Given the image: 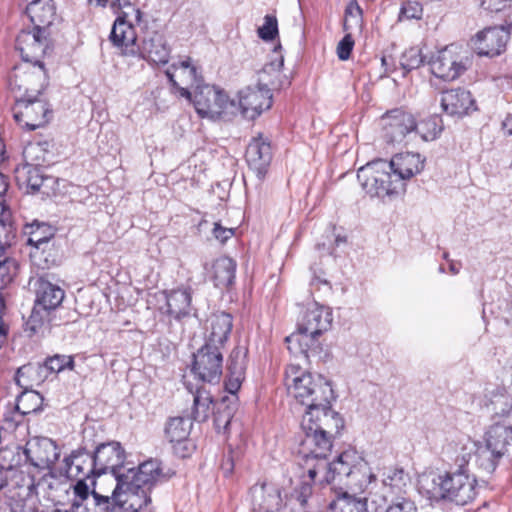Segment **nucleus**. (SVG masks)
<instances>
[{
  "label": "nucleus",
  "mask_w": 512,
  "mask_h": 512,
  "mask_svg": "<svg viewBox=\"0 0 512 512\" xmlns=\"http://www.w3.org/2000/svg\"><path fill=\"white\" fill-rule=\"evenodd\" d=\"M285 385L296 402L306 407L301 421L304 436L298 453L306 458L325 456L331 451L332 438L344 427L339 413L331 409L334 392L330 383L320 375L291 364L285 371Z\"/></svg>",
  "instance_id": "nucleus-1"
},
{
  "label": "nucleus",
  "mask_w": 512,
  "mask_h": 512,
  "mask_svg": "<svg viewBox=\"0 0 512 512\" xmlns=\"http://www.w3.org/2000/svg\"><path fill=\"white\" fill-rule=\"evenodd\" d=\"M26 12L35 25L32 30H22L16 38V50L24 63L42 62L49 48L47 31L44 27L52 22L53 6L40 0L28 4Z\"/></svg>",
  "instance_id": "nucleus-2"
},
{
  "label": "nucleus",
  "mask_w": 512,
  "mask_h": 512,
  "mask_svg": "<svg viewBox=\"0 0 512 512\" xmlns=\"http://www.w3.org/2000/svg\"><path fill=\"white\" fill-rule=\"evenodd\" d=\"M332 312L317 303L309 307L298 324V333L286 337L288 349L307 357V351L318 347L317 338L328 331L332 324Z\"/></svg>",
  "instance_id": "nucleus-3"
},
{
  "label": "nucleus",
  "mask_w": 512,
  "mask_h": 512,
  "mask_svg": "<svg viewBox=\"0 0 512 512\" xmlns=\"http://www.w3.org/2000/svg\"><path fill=\"white\" fill-rule=\"evenodd\" d=\"M35 302L26 330L32 334L45 333L54 320V313L65 297L64 290L56 284L40 277L35 282Z\"/></svg>",
  "instance_id": "nucleus-4"
},
{
  "label": "nucleus",
  "mask_w": 512,
  "mask_h": 512,
  "mask_svg": "<svg viewBox=\"0 0 512 512\" xmlns=\"http://www.w3.org/2000/svg\"><path fill=\"white\" fill-rule=\"evenodd\" d=\"M357 178L362 188L370 197H377L383 201L393 199L403 194L405 184L394 174L386 160H377L361 167Z\"/></svg>",
  "instance_id": "nucleus-5"
},
{
  "label": "nucleus",
  "mask_w": 512,
  "mask_h": 512,
  "mask_svg": "<svg viewBox=\"0 0 512 512\" xmlns=\"http://www.w3.org/2000/svg\"><path fill=\"white\" fill-rule=\"evenodd\" d=\"M471 63L467 51L457 44H450L439 50L429 61L433 75L445 81L459 78Z\"/></svg>",
  "instance_id": "nucleus-6"
},
{
  "label": "nucleus",
  "mask_w": 512,
  "mask_h": 512,
  "mask_svg": "<svg viewBox=\"0 0 512 512\" xmlns=\"http://www.w3.org/2000/svg\"><path fill=\"white\" fill-rule=\"evenodd\" d=\"M196 112L202 118L218 119L225 114L233 113L235 103L228 95L215 86L198 85L193 95Z\"/></svg>",
  "instance_id": "nucleus-7"
},
{
  "label": "nucleus",
  "mask_w": 512,
  "mask_h": 512,
  "mask_svg": "<svg viewBox=\"0 0 512 512\" xmlns=\"http://www.w3.org/2000/svg\"><path fill=\"white\" fill-rule=\"evenodd\" d=\"M52 117L50 104L40 96L23 97L16 104L14 118L29 130L44 126Z\"/></svg>",
  "instance_id": "nucleus-8"
},
{
  "label": "nucleus",
  "mask_w": 512,
  "mask_h": 512,
  "mask_svg": "<svg viewBox=\"0 0 512 512\" xmlns=\"http://www.w3.org/2000/svg\"><path fill=\"white\" fill-rule=\"evenodd\" d=\"M193 358L192 372L199 380L211 384L220 381L223 369L222 349L204 344Z\"/></svg>",
  "instance_id": "nucleus-9"
},
{
  "label": "nucleus",
  "mask_w": 512,
  "mask_h": 512,
  "mask_svg": "<svg viewBox=\"0 0 512 512\" xmlns=\"http://www.w3.org/2000/svg\"><path fill=\"white\" fill-rule=\"evenodd\" d=\"M444 492V499L464 506L476 497V479L461 466L456 471L445 473Z\"/></svg>",
  "instance_id": "nucleus-10"
},
{
  "label": "nucleus",
  "mask_w": 512,
  "mask_h": 512,
  "mask_svg": "<svg viewBox=\"0 0 512 512\" xmlns=\"http://www.w3.org/2000/svg\"><path fill=\"white\" fill-rule=\"evenodd\" d=\"M149 491L132 485H120L116 480L113 488L115 510L119 512H153Z\"/></svg>",
  "instance_id": "nucleus-11"
},
{
  "label": "nucleus",
  "mask_w": 512,
  "mask_h": 512,
  "mask_svg": "<svg viewBox=\"0 0 512 512\" xmlns=\"http://www.w3.org/2000/svg\"><path fill=\"white\" fill-rule=\"evenodd\" d=\"M116 480L121 486L132 485L150 492L154 485L166 480V476L157 460H148L137 468H129L125 473L117 475Z\"/></svg>",
  "instance_id": "nucleus-12"
},
{
  "label": "nucleus",
  "mask_w": 512,
  "mask_h": 512,
  "mask_svg": "<svg viewBox=\"0 0 512 512\" xmlns=\"http://www.w3.org/2000/svg\"><path fill=\"white\" fill-rule=\"evenodd\" d=\"M297 455L302 459L308 462L316 461V466L320 471H325V480L327 483H335L337 485H341L343 481H345L355 469L359 467L353 466L352 462L355 458V454L353 452L345 451L341 453L336 460L327 464L325 462L326 457L330 453V451L323 457H315L309 456V458L304 457L296 451Z\"/></svg>",
  "instance_id": "nucleus-13"
},
{
  "label": "nucleus",
  "mask_w": 512,
  "mask_h": 512,
  "mask_svg": "<svg viewBox=\"0 0 512 512\" xmlns=\"http://www.w3.org/2000/svg\"><path fill=\"white\" fill-rule=\"evenodd\" d=\"M383 137L388 143L401 144L416 129L415 117L402 109H393L382 116Z\"/></svg>",
  "instance_id": "nucleus-14"
},
{
  "label": "nucleus",
  "mask_w": 512,
  "mask_h": 512,
  "mask_svg": "<svg viewBox=\"0 0 512 512\" xmlns=\"http://www.w3.org/2000/svg\"><path fill=\"white\" fill-rule=\"evenodd\" d=\"M23 453L31 465L41 469H51L60 457L59 447L47 437L30 438Z\"/></svg>",
  "instance_id": "nucleus-15"
},
{
  "label": "nucleus",
  "mask_w": 512,
  "mask_h": 512,
  "mask_svg": "<svg viewBox=\"0 0 512 512\" xmlns=\"http://www.w3.org/2000/svg\"><path fill=\"white\" fill-rule=\"evenodd\" d=\"M510 34L503 26L489 27L479 31L470 41L472 49L479 56L495 57L502 54Z\"/></svg>",
  "instance_id": "nucleus-16"
},
{
  "label": "nucleus",
  "mask_w": 512,
  "mask_h": 512,
  "mask_svg": "<svg viewBox=\"0 0 512 512\" xmlns=\"http://www.w3.org/2000/svg\"><path fill=\"white\" fill-rule=\"evenodd\" d=\"M15 74L19 89L24 90V97L41 96L48 86V74L43 62L24 63Z\"/></svg>",
  "instance_id": "nucleus-17"
},
{
  "label": "nucleus",
  "mask_w": 512,
  "mask_h": 512,
  "mask_svg": "<svg viewBox=\"0 0 512 512\" xmlns=\"http://www.w3.org/2000/svg\"><path fill=\"white\" fill-rule=\"evenodd\" d=\"M171 48L165 35L159 31H147L139 45L136 55L151 65H165L169 62Z\"/></svg>",
  "instance_id": "nucleus-18"
},
{
  "label": "nucleus",
  "mask_w": 512,
  "mask_h": 512,
  "mask_svg": "<svg viewBox=\"0 0 512 512\" xmlns=\"http://www.w3.org/2000/svg\"><path fill=\"white\" fill-rule=\"evenodd\" d=\"M192 425V419L184 417L170 418L166 424L165 437L180 458L188 457L194 449V444L189 439Z\"/></svg>",
  "instance_id": "nucleus-19"
},
{
  "label": "nucleus",
  "mask_w": 512,
  "mask_h": 512,
  "mask_svg": "<svg viewBox=\"0 0 512 512\" xmlns=\"http://www.w3.org/2000/svg\"><path fill=\"white\" fill-rule=\"evenodd\" d=\"M97 475L112 473V480L116 483V476L122 474L119 470L125 461V451L116 441L102 443L94 451Z\"/></svg>",
  "instance_id": "nucleus-20"
},
{
  "label": "nucleus",
  "mask_w": 512,
  "mask_h": 512,
  "mask_svg": "<svg viewBox=\"0 0 512 512\" xmlns=\"http://www.w3.org/2000/svg\"><path fill=\"white\" fill-rule=\"evenodd\" d=\"M134 18L129 11H121L116 17L109 35L112 44L123 50L125 55H136L137 34Z\"/></svg>",
  "instance_id": "nucleus-21"
},
{
  "label": "nucleus",
  "mask_w": 512,
  "mask_h": 512,
  "mask_svg": "<svg viewBox=\"0 0 512 512\" xmlns=\"http://www.w3.org/2000/svg\"><path fill=\"white\" fill-rule=\"evenodd\" d=\"M271 106L270 89L259 85V83L256 86H248L239 93V107L243 116L248 119H255Z\"/></svg>",
  "instance_id": "nucleus-22"
},
{
  "label": "nucleus",
  "mask_w": 512,
  "mask_h": 512,
  "mask_svg": "<svg viewBox=\"0 0 512 512\" xmlns=\"http://www.w3.org/2000/svg\"><path fill=\"white\" fill-rule=\"evenodd\" d=\"M249 496L254 510L274 512L278 511L282 505L279 487L270 482L254 484L250 488Z\"/></svg>",
  "instance_id": "nucleus-23"
},
{
  "label": "nucleus",
  "mask_w": 512,
  "mask_h": 512,
  "mask_svg": "<svg viewBox=\"0 0 512 512\" xmlns=\"http://www.w3.org/2000/svg\"><path fill=\"white\" fill-rule=\"evenodd\" d=\"M233 328L232 316L225 312L211 315L206 322L205 345L224 349Z\"/></svg>",
  "instance_id": "nucleus-24"
},
{
  "label": "nucleus",
  "mask_w": 512,
  "mask_h": 512,
  "mask_svg": "<svg viewBox=\"0 0 512 512\" xmlns=\"http://www.w3.org/2000/svg\"><path fill=\"white\" fill-rule=\"evenodd\" d=\"M10 507V512H43L40 509V501L32 492L29 486H23L15 481V486L5 492Z\"/></svg>",
  "instance_id": "nucleus-25"
},
{
  "label": "nucleus",
  "mask_w": 512,
  "mask_h": 512,
  "mask_svg": "<svg viewBox=\"0 0 512 512\" xmlns=\"http://www.w3.org/2000/svg\"><path fill=\"white\" fill-rule=\"evenodd\" d=\"M441 106L449 115L463 116L476 110L472 94L465 89L457 88L443 92Z\"/></svg>",
  "instance_id": "nucleus-26"
},
{
  "label": "nucleus",
  "mask_w": 512,
  "mask_h": 512,
  "mask_svg": "<svg viewBox=\"0 0 512 512\" xmlns=\"http://www.w3.org/2000/svg\"><path fill=\"white\" fill-rule=\"evenodd\" d=\"M281 48L280 44L274 48L275 58L265 64L258 75L259 85L270 89V91L280 89L286 84V79L282 74L284 58L280 53Z\"/></svg>",
  "instance_id": "nucleus-27"
},
{
  "label": "nucleus",
  "mask_w": 512,
  "mask_h": 512,
  "mask_svg": "<svg viewBox=\"0 0 512 512\" xmlns=\"http://www.w3.org/2000/svg\"><path fill=\"white\" fill-rule=\"evenodd\" d=\"M67 474L75 478H90L97 475L94 454L86 449H78L65 458Z\"/></svg>",
  "instance_id": "nucleus-28"
},
{
  "label": "nucleus",
  "mask_w": 512,
  "mask_h": 512,
  "mask_svg": "<svg viewBox=\"0 0 512 512\" xmlns=\"http://www.w3.org/2000/svg\"><path fill=\"white\" fill-rule=\"evenodd\" d=\"M388 165H390L394 177L399 178L405 183L406 180L422 171L424 161L420 158L419 154L400 153L388 161Z\"/></svg>",
  "instance_id": "nucleus-29"
},
{
  "label": "nucleus",
  "mask_w": 512,
  "mask_h": 512,
  "mask_svg": "<svg viewBox=\"0 0 512 512\" xmlns=\"http://www.w3.org/2000/svg\"><path fill=\"white\" fill-rule=\"evenodd\" d=\"M92 483L94 485L92 495L87 496L82 502H74V512H114L113 490L110 494H105L102 493L101 488L97 490V482L93 481Z\"/></svg>",
  "instance_id": "nucleus-30"
},
{
  "label": "nucleus",
  "mask_w": 512,
  "mask_h": 512,
  "mask_svg": "<svg viewBox=\"0 0 512 512\" xmlns=\"http://www.w3.org/2000/svg\"><path fill=\"white\" fill-rule=\"evenodd\" d=\"M20 481L23 486H29L30 492L36 497L42 495L44 498L54 500L56 492L61 486V480L53 473H45L40 478L34 476L20 475Z\"/></svg>",
  "instance_id": "nucleus-31"
},
{
  "label": "nucleus",
  "mask_w": 512,
  "mask_h": 512,
  "mask_svg": "<svg viewBox=\"0 0 512 512\" xmlns=\"http://www.w3.org/2000/svg\"><path fill=\"white\" fill-rule=\"evenodd\" d=\"M192 291L190 287L174 289L166 294L167 313L180 320L190 314Z\"/></svg>",
  "instance_id": "nucleus-32"
},
{
  "label": "nucleus",
  "mask_w": 512,
  "mask_h": 512,
  "mask_svg": "<svg viewBox=\"0 0 512 512\" xmlns=\"http://www.w3.org/2000/svg\"><path fill=\"white\" fill-rule=\"evenodd\" d=\"M327 512H367V498L350 495L349 491L340 488L336 498L329 503Z\"/></svg>",
  "instance_id": "nucleus-33"
},
{
  "label": "nucleus",
  "mask_w": 512,
  "mask_h": 512,
  "mask_svg": "<svg viewBox=\"0 0 512 512\" xmlns=\"http://www.w3.org/2000/svg\"><path fill=\"white\" fill-rule=\"evenodd\" d=\"M484 443L488 447L498 450L502 455L511 454L512 429L496 423L486 432Z\"/></svg>",
  "instance_id": "nucleus-34"
},
{
  "label": "nucleus",
  "mask_w": 512,
  "mask_h": 512,
  "mask_svg": "<svg viewBox=\"0 0 512 512\" xmlns=\"http://www.w3.org/2000/svg\"><path fill=\"white\" fill-rule=\"evenodd\" d=\"M246 160L252 168L263 170L271 161L270 144L261 138L253 139L246 149Z\"/></svg>",
  "instance_id": "nucleus-35"
},
{
  "label": "nucleus",
  "mask_w": 512,
  "mask_h": 512,
  "mask_svg": "<svg viewBox=\"0 0 512 512\" xmlns=\"http://www.w3.org/2000/svg\"><path fill=\"white\" fill-rule=\"evenodd\" d=\"M212 280L216 287L227 288L234 283L236 262L227 256L216 259L212 265Z\"/></svg>",
  "instance_id": "nucleus-36"
},
{
  "label": "nucleus",
  "mask_w": 512,
  "mask_h": 512,
  "mask_svg": "<svg viewBox=\"0 0 512 512\" xmlns=\"http://www.w3.org/2000/svg\"><path fill=\"white\" fill-rule=\"evenodd\" d=\"M185 386L193 396L192 419L198 422L205 421L209 416L212 404L210 393L203 386L194 388L188 382H185Z\"/></svg>",
  "instance_id": "nucleus-37"
},
{
  "label": "nucleus",
  "mask_w": 512,
  "mask_h": 512,
  "mask_svg": "<svg viewBox=\"0 0 512 512\" xmlns=\"http://www.w3.org/2000/svg\"><path fill=\"white\" fill-rule=\"evenodd\" d=\"M408 482L409 477L403 469H389L383 478L384 496L391 498V495H404Z\"/></svg>",
  "instance_id": "nucleus-38"
},
{
  "label": "nucleus",
  "mask_w": 512,
  "mask_h": 512,
  "mask_svg": "<svg viewBox=\"0 0 512 512\" xmlns=\"http://www.w3.org/2000/svg\"><path fill=\"white\" fill-rule=\"evenodd\" d=\"M444 480L445 474H424L418 480L419 489L430 500L444 499Z\"/></svg>",
  "instance_id": "nucleus-39"
},
{
  "label": "nucleus",
  "mask_w": 512,
  "mask_h": 512,
  "mask_svg": "<svg viewBox=\"0 0 512 512\" xmlns=\"http://www.w3.org/2000/svg\"><path fill=\"white\" fill-rule=\"evenodd\" d=\"M374 478L369 471L366 469H362L359 467L352 472V474L342 482L339 486V489L342 488V491H349L350 495L360 496V494L365 490L371 480Z\"/></svg>",
  "instance_id": "nucleus-40"
},
{
  "label": "nucleus",
  "mask_w": 512,
  "mask_h": 512,
  "mask_svg": "<svg viewBox=\"0 0 512 512\" xmlns=\"http://www.w3.org/2000/svg\"><path fill=\"white\" fill-rule=\"evenodd\" d=\"M502 457L498 450L488 447L486 443L477 447L476 462L486 472H493Z\"/></svg>",
  "instance_id": "nucleus-41"
},
{
  "label": "nucleus",
  "mask_w": 512,
  "mask_h": 512,
  "mask_svg": "<svg viewBox=\"0 0 512 512\" xmlns=\"http://www.w3.org/2000/svg\"><path fill=\"white\" fill-rule=\"evenodd\" d=\"M383 499L386 506L377 507L375 512H418L415 502L404 495L383 496Z\"/></svg>",
  "instance_id": "nucleus-42"
},
{
  "label": "nucleus",
  "mask_w": 512,
  "mask_h": 512,
  "mask_svg": "<svg viewBox=\"0 0 512 512\" xmlns=\"http://www.w3.org/2000/svg\"><path fill=\"white\" fill-rule=\"evenodd\" d=\"M20 455L13 448L0 449V469L11 475L15 481H20V475H24L22 472L16 470V467L20 465Z\"/></svg>",
  "instance_id": "nucleus-43"
},
{
  "label": "nucleus",
  "mask_w": 512,
  "mask_h": 512,
  "mask_svg": "<svg viewBox=\"0 0 512 512\" xmlns=\"http://www.w3.org/2000/svg\"><path fill=\"white\" fill-rule=\"evenodd\" d=\"M443 129L442 120L438 116H431L419 124L416 122L415 135H419L424 141L435 140Z\"/></svg>",
  "instance_id": "nucleus-44"
},
{
  "label": "nucleus",
  "mask_w": 512,
  "mask_h": 512,
  "mask_svg": "<svg viewBox=\"0 0 512 512\" xmlns=\"http://www.w3.org/2000/svg\"><path fill=\"white\" fill-rule=\"evenodd\" d=\"M41 404V396L35 391L22 392L16 401V409L23 415L30 414L38 410Z\"/></svg>",
  "instance_id": "nucleus-45"
},
{
  "label": "nucleus",
  "mask_w": 512,
  "mask_h": 512,
  "mask_svg": "<svg viewBox=\"0 0 512 512\" xmlns=\"http://www.w3.org/2000/svg\"><path fill=\"white\" fill-rule=\"evenodd\" d=\"M345 17L355 18V23H351L350 19H344L343 28L345 32L354 30L361 31L363 26V11L357 0H350L345 9Z\"/></svg>",
  "instance_id": "nucleus-46"
},
{
  "label": "nucleus",
  "mask_w": 512,
  "mask_h": 512,
  "mask_svg": "<svg viewBox=\"0 0 512 512\" xmlns=\"http://www.w3.org/2000/svg\"><path fill=\"white\" fill-rule=\"evenodd\" d=\"M303 461L307 468L309 480L302 481L299 488L296 490L297 499L301 505H305L307 499L312 494V482H314L316 475L320 472L316 464L310 465V462L307 463L305 460Z\"/></svg>",
  "instance_id": "nucleus-47"
},
{
  "label": "nucleus",
  "mask_w": 512,
  "mask_h": 512,
  "mask_svg": "<svg viewBox=\"0 0 512 512\" xmlns=\"http://www.w3.org/2000/svg\"><path fill=\"white\" fill-rule=\"evenodd\" d=\"M247 349L241 346L235 347L227 362L228 373L244 375L246 370Z\"/></svg>",
  "instance_id": "nucleus-48"
},
{
  "label": "nucleus",
  "mask_w": 512,
  "mask_h": 512,
  "mask_svg": "<svg viewBox=\"0 0 512 512\" xmlns=\"http://www.w3.org/2000/svg\"><path fill=\"white\" fill-rule=\"evenodd\" d=\"M30 228L31 231L29 232L30 236L28 243L33 244L36 247L46 243L53 236L52 227L45 223L35 221L30 225Z\"/></svg>",
  "instance_id": "nucleus-49"
},
{
  "label": "nucleus",
  "mask_w": 512,
  "mask_h": 512,
  "mask_svg": "<svg viewBox=\"0 0 512 512\" xmlns=\"http://www.w3.org/2000/svg\"><path fill=\"white\" fill-rule=\"evenodd\" d=\"M42 146L51 147V144L48 141H43L30 143L25 147L23 154L26 159L33 162L31 165L42 166L50 162V158L45 157V152L41 153Z\"/></svg>",
  "instance_id": "nucleus-50"
},
{
  "label": "nucleus",
  "mask_w": 512,
  "mask_h": 512,
  "mask_svg": "<svg viewBox=\"0 0 512 512\" xmlns=\"http://www.w3.org/2000/svg\"><path fill=\"white\" fill-rule=\"evenodd\" d=\"M490 408L496 416H508L512 411V397L505 393L496 394L490 401Z\"/></svg>",
  "instance_id": "nucleus-51"
},
{
  "label": "nucleus",
  "mask_w": 512,
  "mask_h": 512,
  "mask_svg": "<svg viewBox=\"0 0 512 512\" xmlns=\"http://www.w3.org/2000/svg\"><path fill=\"white\" fill-rule=\"evenodd\" d=\"M423 61L421 50L418 47H411L403 53L400 63L404 70L410 71L419 68Z\"/></svg>",
  "instance_id": "nucleus-52"
},
{
  "label": "nucleus",
  "mask_w": 512,
  "mask_h": 512,
  "mask_svg": "<svg viewBox=\"0 0 512 512\" xmlns=\"http://www.w3.org/2000/svg\"><path fill=\"white\" fill-rule=\"evenodd\" d=\"M258 36L264 41H271L278 35V22L275 16L266 15L264 23L258 28Z\"/></svg>",
  "instance_id": "nucleus-53"
},
{
  "label": "nucleus",
  "mask_w": 512,
  "mask_h": 512,
  "mask_svg": "<svg viewBox=\"0 0 512 512\" xmlns=\"http://www.w3.org/2000/svg\"><path fill=\"white\" fill-rule=\"evenodd\" d=\"M45 366L51 372L59 373L66 368L72 370L74 367V360L72 356L55 355L46 360Z\"/></svg>",
  "instance_id": "nucleus-54"
},
{
  "label": "nucleus",
  "mask_w": 512,
  "mask_h": 512,
  "mask_svg": "<svg viewBox=\"0 0 512 512\" xmlns=\"http://www.w3.org/2000/svg\"><path fill=\"white\" fill-rule=\"evenodd\" d=\"M110 7L118 15L121 11H129L134 22L139 24L142 21L143 13L139 8L132 5L130 0H110Z\"/></svg>",
  "instance_id": "nucleus-55"
},
{
  "label": "nucleus",
  "mask_w": 512,
  "mask_h": 512,
  "mask_svg": "<svg viewBox=\"0 0 512 512\" xmlns=\"http://www.w3.org/2000/svg\"><path fill=\"white\" fill-rule=\"evenodd\" d=\"M8 189V182L5 176L0 173V225L5 226L10 221L11 212L5 204V193Z\"/></svg>",
  "instance_id": "nucleus-56"
},
{
  "label": "nucleus",
  "mask_w": 512,
  "mask_h": 512,
  "mask_svg": "<svg viewBox=\"0 0 512 512\" xmlns=\"http://www.w3.org/2000/svg\"><path fill=\"white\" fill-rule=\"evenodd\" d=\"M422 13L423 8L418 2L406 1L401 7L399 18L400 20L420 19L422 17Z\"/></svg>",
  "instance_id": "nucleus-57"
},
{
  "label": "nucleus",
  "mask_w": 512,
  "mask_h": 512,
  "mask_svg": "<svg viewBox=\"0 0 512 512\" xmlns=\"http://www.w3.org/2000/svg\"><path fill=\"white\" fill-rule=\"evenodd\" d=\"M352 31L346 32V35L342 38V40L338 43L337 46V55L340 60H347L350 57L354 46V40L351 35Z\"/></svg>",
  "instance_id": "nucleus-58"
},
{
  "label": "nucleus",
  "mask_w": 512,
  "mask_h": 512,
  "mask_svg": "<svg viewBox=\"0 0 512 512\" xmlns=\"http://www.w3.org/2000/svg\"><path fill=\"white\" fill-rule=\"evenodd\" d=\"M25 169L27 173V186L33 190H39L43 184L42 176L38 174V170L34 167V165H28Z\"/></svg>",
  "instance_id": "nucleus-59"
},
{
  "label": "nucleus",
  "mask_w": 512,
  "mask_h": 512,
  "mask_svg": "<svg viewBox=\"0 0 512 512\" xmlns=\"http://www.w3.org/2000/svg\"><path fill=\"white\" fill-rule=\"evenodd\" d=\"M77 479V483L74 486V493L77 499L74 502H82L87 496L92 495V491L89 490V486L85 482L87 478Z\"/></svg>",
  "instance_id": "nucleus-60"
},
{
  "label": "nucleus",
  "mask_w": 512,
  "mask_h": 512,
  "mask_svg": "<svg viewBox=\"0 0 512 512\" xmlns=\"http://www.w3.org/2000/svg\"><path fill=\"white\" fill-rule=\"evenodd\" d=\"M243 379H244V375L228 373V379L225 381L226 390L230 394L235 395L236 392L240 389Z\"/></svg>",
  "instance_id": "nucleus-61"
},
{
  "label": "nucleus",
  "mask_w": 512,
  "mask_h": 512,
  "mask_svg": "<svg viewBox=\"0 0 512 512\" xmlns=\"http://www.w3.org/2000/svg\"><path fill=\"white\" fill-rule=\"evenodd\" d=\"M234 232L235 230L233 228L223 227L220 223H215L212 231L214 237L221 243H225L230 239L234 235Z\"/></svg>",
  "instance_id": "nucleus-62"
},
{
  "label": "nucleus",
  "mask_w": 512,
  "mask_h": 512,
  "mask_svg": "<svg viewBox=\"0 0 512 512\" xmlns=\"http://www.w3.org/2000/svg\"><path fill=\"white\" fill-rule=\"evenodd\" d=\"M179 68L193 83H198L197 69L191 64V59L187 58L179 63Z\"/></svg>",
  "instance_id": "nucleus-63"
},
{
  "label": "nucleus",
  "mask_w": 512,
  "mask_h": 512,
  "mask_svg": "<svg viewBox=\"0 0 512 512\" xmlns=\"http://www.w3.org/2000/svg\"><path fill=\"white\" fill-rule=\"evenodd\" d=\"M509 0H481V7L488 12H499L506 7Z\"/></svg>",
  "instance_id": "nucleus-64"
}]
</instances>
